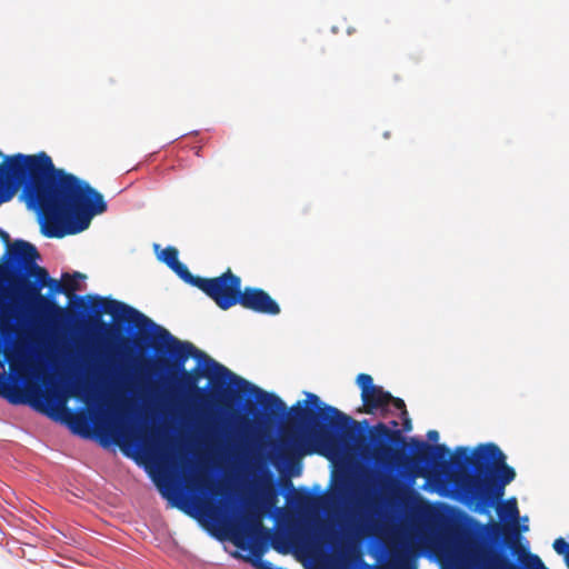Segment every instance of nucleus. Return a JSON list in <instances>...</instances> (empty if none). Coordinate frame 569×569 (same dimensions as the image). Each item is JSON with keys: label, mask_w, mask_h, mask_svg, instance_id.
Instances as JSON below:
<instances>
[{"label": "nucleus", "mask_w": 569, "mask_h": 569, "mask_svg": "<svg viewBox=\"0 0 569 569\" xmlns=\"http://www.w3.org/2000/svg\"><path fill=\"white\" fill-rule=\"evenodd\" d=\"M88 298L91 300L90 309L97 317L107 313L113 319L134 326L139 330L134 341L137 346L144 342L157 353H167L171 361L166 362V367L172 378L178 376L177 389L190 397L194 403L204 405L209 398H224V387L232 383L239 391L256 398L266 421H278L284 416L287 406L277 395L234 375L191 342L179 340L137 309L114 299L99 296Z\"/></svg>", "instance_id": "nucleus-1"}, {"label": "nucleus", "mask_w": 569, "mask_h": 569, "mask_svg": "<svg viewBox=\"0 0 569 569\" xmlns=\"http://www.w3.org/2000/svg\"><path fill=\"white\" fill-rule=\"evenodd\" d=\"M412 443L416 466H432L443 472L450 467L457 470L452 482L460 501L479 513H489L516 478L515 469L507 465L506 455L496 443L478 445L472 452L458 447L453 455L446 445L432 446L422 440Z\"/></svg>", "instance_id": "nucleus-2"}, {"label": "nucleus", "mask_w": 569, "mask_h": 569, "mask_svg": "<svg viewBox=\"0 0 569 569\" xmlns=\"http://www.w3.org/2000/svg\"><path fill=\"white\" fill-rule=\"evenodd\" d=\"M306 396L305 406L298 401L291 407L290 420L305 428L309 436L318 438L325 433L327 427L340 431L356 423L337 408L322 405L317 395L307 392Z\"/></svg>", "instance_id": "nucleus-3"}, {"label": "nucleus", "mask_w": 569, "mask_h": 569, "mask_svg": "<svg viewBox=\"0 0 569 569\" xmlns=\"http://www.w3.org/2000/svg\"><path fill=\"white\" fill-rule=\"evenodd\" d=\"M233 543L242 549H250L252 566L257 569H283L276 568L270 561L262 559V545L267 543L271 538V531L266 528L261 518L248 512L241 521L232 527Z\"/></svg>", "instance_id": "nucleus-4"}, {"label": "nucleus", "mask_w": 569, "mask_h": 569, "mask_svg": "<svg viewBox=\"0 0 569 569\" xmlns=\"http://www.w3.org/2000/svg\"><path fill=\"white\" fill-rule=\"evenodd\" d=\"M190 286L201 290L221 310H229L238 306L242 292V281L239 276L228 268L218 277L202 278L194 276Z\"/></svg>", "instance_id": "nucleus-5"}, {"label": "nucleus", "mask_w": 569, "mask_h": 569, "mask_svg": "<svg viewBox=\"0 0 569 569\" xmlns=\"http://www.w3.org/2000/svg\"><path fill=\"white\" fill-rule=\"evenodd\" d=\"M29 273L34 278V282L24 286L23 295L32 308L38 312L53 310L61 315L63 310L57 306L54 299L41 295V289L46 287L48 282V271L42 267L33 266V269Z\"/></svg>", "instance_id": "nucleus-6"}, {"label": "nucleus", "mask_w": 569, "mask_h": 569, "mask_svg": "<svg viewBox=\"0 0 569 569\" xmlns=\"http://www.w3.org/2000/svg\"><path fill=\"white\" fill-rule=\"evenodd\" d=\"M372 443V457L376 461H385L395 455L393 446L403 442L400 430H393L383 422H378L369 431Z\"/></svg>", "instance_id": "nucleus-7"}, {"label": "nucleus", "mask_w": 569, "mask_h": 569, "mask_svg": "<svg viewBox=\"0 0 569 569\" xmlns=\"http://www.w3.org/2000/svg\"><path fill=\"white\" fill-rule=\"evenodd\" d=\"M356 382L361 390V400L366 413H373L376 410H387L392 400V395L382 387L373 383V379L368 373H359Z\"/></svg>", "instance_id": "nucleus-8"}, {"label": "nucleus", "mask_w": 569, "mask_h": 569, "mask_svg": "<svg viewBox=\"0 0 569 569\" xmlns=\"http://www.w3.org/2000/svg\"><path fill=\"white\" fill-rule=\"evenodd\" d=\"M238 305L256 313L277 316L280 313L278 302L261 288L244 287L240 295Z\"/></svg>", "instance_id": "nucleus-9"}, {"label": "nucleus", "mask_w": 569, "mask_h": 569, "mask_svg": "<svg viewBox=\"0 0 569 569\" xmlns=\"http://www.w3.org/2000/svg\"><path fill=\"white\" fill-rule=\"evenodd\" d=\"M10 258L29 272L33 269L36 261L40 258L37 248L24 240H16L8 247Z\"/></svg>", "instance_id": "nucleus-10"}, {"label": "nucleus", "mask_w": 569, "mask_h": 569, "mask_svg": "<svg viewBox=\"0 0 569 569\" xmlns=\"http://www.w3.org/2000/svg\"><path fill=\"white\" fill-rule=\"evenodd\" d=\"M158 259L166 263L180 279L190 284L194 278L188 267L179 261V251L174 247L164 248L159 254Z\"/></svg>", "instance_id": "nucleus-11"}, {"label": "nucleus", "mask_w": 569, "mask_h": 569, "mask_svg": "<svg viewBox=\"0 0 569 569\" xmlns=\"http://www.w3.org/2000/svg\"><path fill=\"white\" fill-rule=\"evenodd\" d=\"M389 563L392 569H412L415 565V550L413 548L401 542L389 551Z\"/></svg>", "instance_id": "nucleus-12"}, {"label": "nucleus", "mask_w": 569, "mask_h": 569, "mask_svg": "<svg viewBox=\"0 0 569 569\" xmlns=\"http://www.w3.org/2000/svg\"><path fill=\"white\" fill-rule=\"evenodd\" d=\"M280 455L286 459H291L297 456L311 453L312 451L307 448L305 438L301 435L293 433L289 437H283L279 447Z\"/></svg>", "instance_id": "nucleus-13"}, {"label": "nucleus", "mask_w": 569, "mask_h": 569, "mask_svg": "<svg viewBox=\"0 0 569 569\" xmlns=\"http://www.w3.org/2000/svg\"><path fill=\"white\" fill-rule=\"evenodd\" d=\"M104 432L114 443L118 445H122V442L131 440V433L124 423L122 415H117V417L104 428Z\"/></svg>", "instance_id": "nucleus-14"}, {"label": "nucleus", "mask_w": 569, "mask_h": 569, "mask_svg": "<svg viewBox=\"0 0 569 569\" xmlns=\"http://www.w3.org/2000/svg\"><path fill=\"white\" fill-rule=\"evenodd\" d=\"M497 513L501 520L517 521L519 518V509L516 498H510L505 502H500L496 507Z\"/></svg>", "instance_id": "nucleus-15"}, {"label": "nucleus", "mask_w": 569, "mask_h": 569, "mask_svg": "<svg viewBox=\"0 0 569 569\" xmlns=\"http://www.w3.org/2000/svg\"><path fill=\"white\" fill-rule=\"evenodd\" d=\"M86 276L80 272H74L72 276L69 273L62 274L63 293L71 298L73 292L79 289V279H84Z\"/></svg>", "instance_id": "nucleus-16"}, {"label": "nucleus", "mask_w": 569, "mask_h": 569, "mask_svg": "<svg viewBox=\"0 0 569 569\" xmlns=\"http://www.w3.org/2000/svg\"><path fill=\"white\" fill-rule=\"evenodd\" d=\"M41 397L44 399L46 403L51 408L56 406L64 408V403L67 401V396L59 392L58 390L41 393Z\"/></svg>", "instance_id": "nucleus-17"}, {"label": "nucleus", "mask_w": 569, "mask_h": 569, "mask_svg": "<svg viewBox=\"0 0 569 569\" xmlns=\"http://www.w3.org/2000/svg\"><path fill=\"white\" fill-rule=\"evenodd\" d=\"M487 529L490 531L491 536L496 539L500 537H505L508 539L510 533L517 535L515 530H511L508 526H503L499 522L491 521L487 525Z\"/></svg>", "instance_id": "nucleus-18"}, {"label": "nucleus", "mask_w": 569, "mask_h": 569, "mask_svg": "<svg viewBox=\"0 0 569 569\" xmlns=\"http://www.w3.org/2000/svg\"><path fill=\"white\" fill-rule=\"evenodd\" d=\"M8 387H9L8 379L4 377V375L0 373V395L6 397L9 400V402H11L13 405L23 402V400L20 396L14 395V393H9L7 390Z\"/></svg>", "instance_id": "nucleus-19"}, {"label": "nucleus", "mask_w": 569, "mask_h": 569, "mask_svg": "<svg viewBox=\"0 0 569 569\" xmlns=\"http://www.w3.org/2000/svg\"><path fill=\"white\" fill-rule=\"evenodd\" d=\"M351 487V480L348 475H341L336 478L335 493L339 497H345Z\"/></svg>", "instance_id": "nucleus-20"}, {"label": "nucleus", "mask_w": 569, "mask_h": 569, "mask_svg": "<svg viewBox=\"0 0 569 569\" xmlns=\"http://www.w3.org/2000/svg\"><path fill=\"white\" fill-rule=\"evenodd\" d=\"M47 286L49 288V296L50 298H53V296L56 293H59V292H62L63 293V286H62V282H59L54 279H51L49 276H48V280H47Z\"/></svg>", "instance_id": "nucleus-21"}, {"label": "nucleus", "mask_w": 569, "mask_h": 569, "mask_svg": "<svg viewBox=\"0 0 569 569\" xmlns=\"http://www.w3.org/2000/svg\"><path fill=\"white\" fill-rule=\"evenodd\" d=\"M525 563L528 567H537V568H541V569H547L543 566L541 559L537 555H533V553H528L527 555Z\"/></svg>", "instance_id": "nucleus-22"}, {"label": "nucleus", "mask_w": 569, "mask_h": 569, "mask_svg": "<svg viewBox=\"0 0 569 569\" xmlns=\"http://www.w3.org/2000/svg\"><path fill=\"white\" fill-rule=\"evenodd\" d=\"M70 417H71V423L73 425V427L76 429H79L83 426L87 425V418L86 416L83 415H78V413H73V412H69Z\"/></svg>", "instance_id": "nucleus-23"}, {"label": "nucleus", "mask_w": 569, "mask_h": 569, "mask_svg": "<svg viewBox=\"0 0 569 569\" xmlns=\"http://www.w3.org/2000/svg\"><path fill=\"white\" fill-rule=\"evenodd\" d=\"M493 560L499 565L498 568L492 567V569H521L515 562L508 561L506 559H501L499 557H495Z\"/></svg>", "instance_id": "nucleus-24"}, {"label": "nucleus", "mask_w": 569, "mask_h": 569, "mask_svg": "<svg viewBox=\"0 0 569 569\" xmlns=\"http://www.w3.org/2000/svg\"><path fill=\"white\" fill-rule=\"evenodd\" d=\"M389 406H392L395 409L399 410L401 416H408L406 403L402 399L392 396V400H390Z\"/></svg>", "instance_id": "nucleus-25"}, {"label": "nucleus", "mask_w": 569, "mask_h": 569, "mask_svg": "<svg viewBox=\"0 0 569 569\" xmlns=\"http://www.w3.org/2000/svg\"><path fill=\"white\" fill-rule=\"evenodd\" d=\"M296 505L299 507L307 506L311 501V495L309 491L297 493L295 497Z\"/></svg>", "instance_id": "nucleus-26"}, {"label": "nucleus", "mask_w": 569, "mask_h": 569, "mask_svg": "<svg viewBox=\"0 0 569 569\" xmlns=\"http://www.w3.org/2000/svg\"><path fill=\"white\" fill-rule=\"evenodd\" d=\"M201 512L212 520L217 517V510L211 507H203Z\"/></svg>", "instance_id": "nucleus-27"}, {"label": "nucleus", "mask_w": 569, "mask_h": 569, "mask_svg": "<svg viewBox=\"0 0 569 569\" xmlns=\"http://www.w3.org/2000/svg\"><path fill=\"white\" fill-rule=\"evenodd\" d=\"M0 240L6 244L7 248L11 244V239H10L9 233L7 231L2 230L1 228H0Z\"/></svg>", "instance_id": "nucleus-28"}, {"label": "nucleus", "mask_w": 569, "mask_h": 569, "mask_svg": "<svg viewBox=\"0 0 569 569\" xmlns=\"http://www.w3.org/2000/svg\"><path fill=\"white\" fill-rule=\"evenodd\" d=\"M77 305L82 310H87L89 308L84 297L77 298Z\"/></svg>", "instance_id": "nucleus-29"}, {"label": "nucleus", "mask_w": 569, "mask_h": 569, "mask_svg": "<svg viewBox=\"0 0 569 569\" xmlns=\"http://www.w3.org/2000/svg\"><path fill=\"white\" fill-rule=\"evenodd\" d=\"M427 437L431 441H437L439 439V433L437 430H430L428 431Z\"/></svg>", "instance_id": "nucleus-30"}, {"label": "nucleus", "mask_w": 569, "mask_h": 569, "mask_svg": "<svg viewBox=\"0 0 569 569\" xmlns=\"http://www.w3.org/2000/svg\"><path fill=\"white\" fill-rule=\"evenodd\" d=\"M402 420H403V428L405 430H410L411 429V420L408 416H401Z\"/></svg>", "instance_id": "nucleus-31"}, {"label": "nucleus", "mask_w": 569, "mask_h": 569, "mask_svg": "<svg viewBox=\"0 0 569 569\" xmlns=\"http://www.w3.org/2000/svg\"><path fill=\"white\" fill-rule=\"evenodd\" d=\"M162 496H163V497H166V498H168V499H170V495H169V493H167L164 490H162Z\"/></svg>", "instance_id": "nucleus-32"}, {"label": "nucleus", "mask_w": 569, "mask_h": 569, "mask_svg": "<svg viewBox=\"0 0 569 569\" xmlns=\"http://www.w3.org/2000/svg\"><path fill=\"white\" fill-rule=\"evenodd\" d=\"M101 327L108 328V326L104 322H100Z\"/></svg>", "instance_id": "nucleus-33"}, {"label": "nucleus", "mask_w": 569, "mask_h": 569, "mask_svg": "<svg viewBox=\"0 0 569 569\" xmlns=\"http://www.w3.org/2000/svg\"><path fill=\"white\" fill-rule=\"evenodd\" d=\"M391 425H392L393 427H397V426H398L397 421H395V420L391 422Z\"/></svg>", "instance_id": "nucleus-34"}, {"label": "nucleus", "mask_w": 569, "mask_h": 569, "mask_svg": "<svg viewBox=\"0 0 569 569\" xmlns=\"http://www.w3.org/2000/svg\"><path fill=\"white\" fill-rule=\"evenodd\" d=\"M160 248L159 244H154V250L157 251Z\"/></svg>", "instance_id": "nucleus-35"}]
</instances>
